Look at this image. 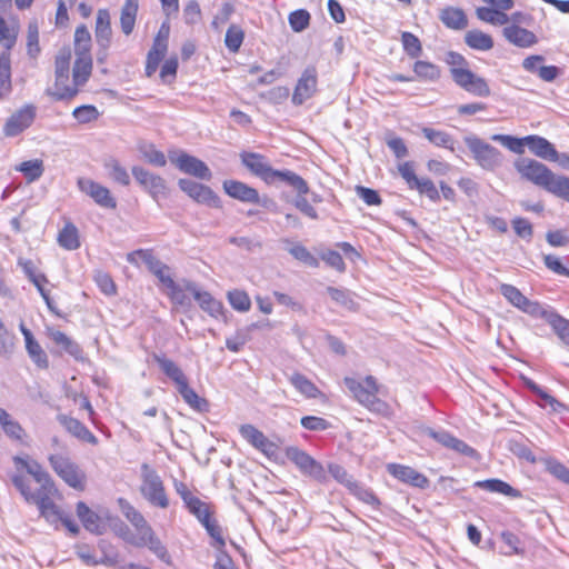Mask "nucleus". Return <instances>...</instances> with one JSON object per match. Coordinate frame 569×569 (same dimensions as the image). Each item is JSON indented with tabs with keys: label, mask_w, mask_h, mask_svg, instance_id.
Here are the masks:
<instances>
[{
	"label": "nucleus",
	"mask_w": 569,
	"mask_h": 569,
	"mask_svg": "<svg viewBox=\"0 0 569 569\" xmlns=\"http://www.w3.org/2000/svg\"><path fill=\"white\" fill-rule=\"evenodd\" d=\"M71 52L69 49H62L56 56L54 60V90L47 89L46 93L54 100H70L78 94L76 84L69 86V71H70Z\"/></svg>",
	"instance_id": "nucleus-1"
},
{
	"label": "nucleus",
	"mask_w": 569,
	"mask_h": 569,
	"mask_svg": "<svg viewBox=\"0 0 569 569\" xmlns=\"http://www.w3.org/2000/svg\"><path fill=\"white\" fill-rule=\"evenodd\" d=\"M141 496L153 507L166 509L169 499L159 473L148 463L141 465Z\"/></svg>",
	"instance_id": "nucleus-2"
},
{
	"label": "nucleus",
	"mask_w": 569,
	"mask_h": 569,
	"mask_svg": "<svg viewBox=\"0 0 569 569\" xmlns=\"http://www.w3.org/2000/svg\"><path fill=\"white\" fill-rule=\"evenodd\" d=\"M515 169L522 179L530 181L550 192L558 176L546 164L530 158H519L515 161Z\"/></svg>",
	"instance_id": "nucleus-3"
},
{
	"label": "nucleus",
	"mask_w": 569,
	"mask_h": 569,
	"mask_svg": "<svg viewBox=\"0 0 569 569\" xmlns=\"http://www.w3.org/2000/svg\"><path fill=\"white\" fill-rule=\"evenodd\" d=\"M343 382L357 401L368 409L380 410V407L385 406V403L377 398L378 383L372 376H367L363 381L346 377Z\"/></svg>",
	"instance_id": "nucleus-4"
},
{
	"label": "nucleus",
	"mask_w": 569,
	"mask_h": 569,
	"mask_svg": "<svg viewBox=\"0 0 569 569\" xmlns=\"http://www.w3.org/2000/svg\"><path fill=\"white\" fill-rule=\"evenodd\" d=\"M465 143L482 169L491 171L501 166L502 154L496 147L473 134L465 137Z\"/></svg>",
	"instance_id": "nucleus-5"
},
{
	"label": "nucleus",
	"mask_w": 569,
	"mask_h": 569,
	"mask_svg": "<svg viewBox=\"0 0 569 569\" xmlns=\"http://www.w3.org/2000/svg\"><path fill=\"white\" fill-rule=\"evenodd\" d=\"M49 462L54 472L71 488L82 490L84 487V473L70 458L62 455H51Z\"/></svg>",
	"instance_id": "nucleus-6"
},
{
	"label": "nucleus",
	"mask_w": 569,
	"mask_h": 569,
	"mask_svg": "<svg viewBox=\"0 0 569 569\" xmlns=\"http://www.w3.org/2000/svg\"><path fill=\"white\" fill-rule=\"evenodd\" d=\"M11 481L24 500L28 503H34L38 509L46 508L53 502L51 496L57 491L54 483L40 486L37 491H31L29 481L23 476L13 475Z\"/></svg>",
	"instance_id": "nucleus-7"
},
{
	"label": "nucleus",
	"mask_w": 569,
	"mask_h": 569,
	"mask_svg": "<svg viewBox=\"0 0 569 569\" xmlns=\"http://www.w3.org/2000/svg\"><path fill=\"white\" fill-rule=\"evenodd\" d=\"M398 170L409 189L417 190L420 194H425L433 202L440 200V193L435 183L429 178H418L415 173L412 162L406 161L399 164Z\"/></svg>",
	"instance_id": "nucleus-8"
},
{
	"label": "nucleus",
	"mask_w": 569,
	"mask_h": 569,
	"mask_svg": "<svg viewBox=\"0 0 569 569\" xmlns=\"http://www.w3.org/2000/svg\"><path fill=\"white\" fill-rule=\"evenodd\" d=\"M169 159L181 172L209 181L212 178L211 170L200 159L187 152H170Z\"/></svg>",
	"instance_id": "nucleus-9"
},
{
	"label": "nucleus",
	"mask_w": 569,
	"mask_h": 569,
	"mask_svg": "<svg viewBox=\"0 0 569 569\" xmlns=\"http://www.w3.org/2000/svg\"><path fill=\"white\" fill-rule=\"evenodd\" d=\"M178 186L197 203L221 208L219 196L210 187L186 178L179 179Z\"/></svg>",
	"instance_id": "nucleus-10"
},
{
	"label": "nucleus",
	"mask_w": 569,
	"mask_h": 569,
	"mask_svg": "<svg viewBox=\"0 0 569 569\" xmlns=\"http://www.w3.org/2000/svg\"><path fill=\"white\" fill-rule=\"evenodd\" d=\"M459 88L465 90L466 92L478 97V98H487L491 94L490 87L487 80L470 69L467 70H458L453 74L452 80Z\"/></svg>",
	"instance_id": "nucleus-11"
},
{
	"label": "nucleus",
	"mask_w": 569,
	"mask_h": 569,
	"mask_svg": "<svg viewBox=\"0 0 569 569\" xmlns=\"http://www.w3.org/2000/svg\"><path fill=\"white\" fill-rule=\"evenodd\" d=\"M222 188L230 198L244 203L262 204L263 207H267V202L269 201L268 198H264L263 201H261L257 189L239 180H224Z\"/></svg>",
	"instance_id": "nucleus-12"
},
{
	"label": "nucleus",
	"mask_w": 569,
	"mask_h": 569,
	"mask_svg": "<svg viewBox=\"0 0 569 569\" xmlns=\"http://www.w3.org/2000/svg\"><path fill=\"white\" fill-rule=\"evenodd\" d=\"M78 187L101 208L112 210L117 208V200L107 187L88 178L78 179Z\"/></svg>",
	"instance_id": "nucleus-13"
},
{
	"label": "nucleus",
	"mask_w": 569,
	"mask_h": 569,
	"mask_svg": "<svg viewBox=\"0 0 569 569\" xmlns=\"http://www.w3.org/2000/svg\"><path fill=\"white\" fill-rule=\"evenodd\" d=\"M318 73L312 66L307 67L298 79L292 94V103L300 106L310 99L317 91Z\"/></svg>",
	"instance_id": "nucleus-14"
},
{
	"label": "nucleus",
	"mask_w": 569,
	"mask_h": 569,
	"mask_svg": "<svg viewBox=\"0 0 569 569\" xmlns=\"http://www.w3.org/2000/svg\"><path fill=\"white\" fill-rule=\"evenodd\" d=\"M132 174L136 181L154 199L166 194V181L162 177L154 174L142 167H133Z\"/></svg>",
	"instance_id": "nucleus-15"
},
{
	"label": "nucleus",
	"mask_w": 569,
	"mask_h": 569,
	"mask_svg": "<svg viewBox=\"0 0 569 569\" xmlns=\"http://www.w3.org/2000/svg\"><path fill=\"white\" fill-rule=\"evenodd\" d=\"M186 290L192 295L199 307L212 318L217 319L223 315L222 302L210 292L200 290L196 282L186 280Z\"/></svg>",
	"instance_id": "nucleus-16"
},
{
	"label": "nucleus",
	"mask_w": 569,
	"mask_h": 569,
	"mask_svg": "<svg viewBox=\"0 0 569 569\" xmlns=\"http://www.w3.org/2000/svg\"><path fill=\"white\" fill-rule=\"evenodd\" d=\"M128 542L136 547H148V549L153 552L161 561L166 563L171 562V557L166 546L157 537L151 527H148L146 530L139 533L137 538L128 539Z\"/></svg>",
	"instance_id": "nucleus-17"
},
{
	"label": "nucleus",
	"mask_w": 569,
	"mask_h": 569,
	"mask_svg": "<svg viewBox=\"0 0 569 569\" xmlns=\"http://www.w3.org/2000/svg\"><path fill=\"white\" fill-rule=\"evenodd\" d=\"M239 157L242 166L253 176L260 178L263 182L270 181L273 168L270 166L266 156L258 152L242 151Z\"/></svg>",
	"instance_id": "nucleus-18"
},
{
	"label": "nucleus",
	"mask_w": 569,
	"mask_h": 569,
	"mask_svg": "<svg viewBox=\"0 0 569 569\" xmlns=\"http://www.w3.org/2000/svg\"><path fill=\"white\" fill-rule=\"evenodd\" d=\"M36 118V108L28 104L14 112L6 122L3 132L8 137H16L29 128Z\"/></svg>",
	"instance_id": "nucleus-19"
},
{
	"label": "nucleus",
	"mask_w": 569,
	"mask_h": 569,
	"mask_svg": "<svg viewBox=\"0 0 569 569\" xmlns=\"http://www.w3.org/2000/svg\"><path fill=\"white\" fill-rule=\"evenodd\" d=\"M266 183L270 184V186H277V187L280 184H284V186L292 188V190H295L299 194L309 193V186H308L307 181L298 173H296L291 170H288V169H284V170L273 169V171L270 176V181H268Z\"/></svg>",
	"instance_id": "nucleus-20"
},
{
	"label": "nucleus",
	"mask_w": 569,
	"mask_h": 569,
	"mask_svg": "<svg viewBox=\"0 0 569 569\" xmlns=\"http://www.w3.org/2000/svg\"><path fill=\"white\" fill-rule=\"evenodd\" d=\"M387 470L396 479L412 487L425 489L429 486L428 478L412 467L399 463H389L387 466Z\"/></svg>",
	"instance_id": "nucleus-21"
},
{
	"label": "nucleus",
	"mask_w": 569,
	"mask_h": 569,
	"mask_svg": "<svg viewBox=\"0 0 569 569\" xmlns=\"http://www.w3.org/2000/svg\"><path fill=\"white\" fill-rule=\"evenodd\" d=\"M94 36L99 48L104 51L108 50L112 38L111 18L108 9H99L97 12Z\"/></svg>",
	"instance_id": "nucleus-22"
},
{
	"label": "nucleus",
	"mask_w": 569,
	"mask_h": 569,
	"mask_svg": "<svg viewBox=\"0 0 569 569\" xmlns=\"http://www.w3.org/2000/svg\"><path fill=\"white\" fill-rule=\"evenodd\" d=\"M76 512L86 530L94 535H102L106 531V525L102 518L91 510L83 501L77 503Z\"/></svg>",
	"instance_id": "nucleus-23"
},
{
	"label": "nucleus",
	"mask_w": 569,
	"mask_h": 569,
	"mask_svg": "<svg viewBox=\"0 0 569 569\" xmlns=\"http://www.w3.org/2000/svg\"><path fill=\"white\" fill-rule=\"evenodd\" d=\"M57 419L77 439L91 445L98 443V438L80 420L66 415H59Z\"/></svg>",
	"instance_id": "nucleus-24"
},
{
	"label": "nucleus",
	"mask_w": 569,
	"mask_h": 569,
	"mask_svg": "<svg viewBox=\"0 0 569 569\" xmlns=\"http://www.w3.org/2000/svg\"><path fill=\"white\" fill-rule=\"evenodd\" d=\"M21 332L26 341V350L32 362L40 369H47L49 367L48 356L34 339L32 332L21 325Z\"/></svg>",
	"instance_id": "nucleus-25"
},
{
	"label": "nucleus",
	"mask_w": 569,
	"mask_h": 569,
	"mask_svg": "<svg viewBox=\"0 0 569 569\" xmlns=\"http://www.w3.org/2000/svg\"><path fill=\"white\" fill-rule=\"evenodd\" d=\"M503 36L510 43L519 48H528L538 42V39L532 31L517 24L505 27Z\"/></svg>",
	"instance_id": "nucleus-26"
},
{
	"label": "nucleus",
	"mask_w": 569,
	"mask_h": 569,
	"mask_svg": "<svg viewBox=\"0 0 569 569\" xmlns=\"http://www.w3.org/2000/svg\"><path fill=\"white\" fill-rule=\"evenodd\" d=\"M239 432L250 445L264 453H269L273 449V443L252 425H241Z\"/></svg>",
	"instance_id": "nucleus-27"
},
{
	"label": "nucleus",
	"mask_w": 569,
	"mask_h": 569,
	"mask_svg": "<svg viewBox=\"0 0 569 569\" xmlns=\"http://www.w3.org/2000/svg\"><path fill=\"white\" fill-rule=\"evenodd\" d=\"M168 49L166 37L160 38V33L153 40L152 48L149 50L146 62V74L151 77L158 69L160 61L164 58Z\"/></svg>",
	"instance_id": "nucleus-28"
},
{
	"label": "nucleus",
	"mask_w": 569,
	"mask_h": 569,
	"mask_svg": "<svg viewBox=\"0 0 569 569\" xmlns=\"http://www.w3.org/2000/svg\"><path fill=\"white\" fill-rule=\"evenodd\" d=\"M153 360L158 363L161 371L176 383L177 389L188 383L183 371L171 359H168L164 355L154 353Z\"/></svg>",
	"instance_id": "nucleus-29"
},
{
	"label": "nucleus",
	"mask_w": 569,
	"mask_h": 569,
	"mask_svg": "<svg viewBox=\"0 0 569 569\" xmlns=\"http://www.w3.org/2000/svg\"><path fill=\"white\" fill-rule=\"evenodd\" d=\"M528 148L531 153L543 160H550L557 156V149L546 138L537 134L527 136Z\"/></svg>",
	"instance_id": "nucleus-30"
},
{
	"label": "nucleus",
	"mask_w": 569,
	"mask_h": 569,
	"mask_svg": "<svg viewBox=\"0 0 569 569\" xmlns=\"http://www.w3.org/2000/svg\"><path fill=\"white\" fill-rule=\"evenodd\" d=\"M77 58L73 64L72 77L76 88L84 84L92 70V58L89 52L76 53Z\"/></svg>",
	"instance_id": "nucleus-31"
},
{
	"label": "nucleus",
	"mask_w": 569,
	"mask_h": 569,
	"mask_svg": "<svg viewBox=\"0 0 569 569\" xmlns=\"http://www.w3.org/2000/svg\"><path fill=\"white\" fill-rule=\"evenodd\" d=\"M13 461L17 466L26 469V471L33 477V479L40 483V486H47L53 483L50 475L42 468V466L36 460H28L22 457H14Z\"/></svg>",
	"instance_id": "nucleus-32"
},
{
	"label": "nucleus",
	"mask_w": 569,
	"mask_h": 569,
	"mask_svg": "<svg viewBox=\"0 0 569 569\" xmlns=\"http://www.w3.org/2000/svg\"><path fill=\"white\" fill-rule=\"evenodd\" d=\"M118 506L127 520L136 528L138 535L146 530L150 525L142 513L137 510L127 499L118 498Z\"/></svg>",
	"instance_id": "nucleus-33"
},
{
	"label": "nucleus",
	"mask_w": 569,
	"mask_h": 569,
	"mask_svg": "<svg viewBox=\"0 0 569 569\" xmlns=\"http://www.w3.org/2000/svg\"><path fill=\"white\" fill-rule=\"evenodd\" d=\"M139 0H126L120 13L121 31L129 36L132 33L136 24Z\"/></svg>",
	"instance_id": "nucleus-34"
},
{
	"label": "nucleus",
	"mask_w": 569,
	"mask_h": 569,
	"mask_svg": "<svg viewBox=\"0 0 569 569\" xmlns=\"http://www.w3.org/2000/svg\"><path fill=\"white\" fill-rule=\"evenodd\" d=\"M475 486L480 489H483V490H487L490 492L501 493V495H505V496L511 497V498H520L521 497V492L518 489H516V488L511 487L509 483H507L500 479H496V478L477 481L475 483Z\"/></svg>",
	"instance_id": "nucleus-35"
},
{
	"label": "nucleus",
	"mask_w": 569,
	"mask_h": 569,
	"mask_svg": "<svg viewBox=\"0 0 569 569\" xmlns=\"http://www.w3.org/2000/svg\"><path fill=\"white\" fill-rule=\"evenodd\" d=\"M441 22L449 29L462 30L467 27V16L462 9L448 7L440 13Z\"/></svg>",
	"instance_id": "nucleus-36"
},
{
	"label": "nucleus",
	"mask_w": 569,
	"mask_h": 569,
	"mask_svg": "<svg viewBox=\"0 0 569 569\" xmlns=\"http://www.w3.org/2000/svg\"><path fill=\"white\" fill-rule=\"evenodd\" d=\"M178 392L182 397L186 403L190 406L194 411L204 413L210 409V403L207 399L198 396V393L189 387V383L183 385Z\"/></svg>",
	"instance_id": "nucleus-37"
},
{
	"label": "nucleus",
	"mask_w": 569,
	"mask_h": 569,
	"mask_svg": "<svg viewBox=\"0 0 569 569\" xmlns=\"http://www.w3.org/2000/svg\"><path fill=\"white\" fill-rule=\"evenodd\" d=\"M58 243L69 251L77 250L80 247L79 231L72 222H67L59 231Z\"/></svg>",
	"instance_id": "nucleus-38"
},
{
	"label": "nucleus",
	"mask_w": 569,
	"mask_h": 569,
	"mask_svg": "<svg viewBox=\"0 0 569 569\" xmlns=\"http://www.w3.org/2000/svg\"><path fill=\"white\" fill-rule=\"evenodd\" d=\"M421 132L423 137L436 147L446 148L451 151L455 150V139L448 132L429 127H423Z\"/></svg>",
	"instance_id": "nucleus-39"
},
{
	"label": "nucleus",
	"mask_w": 569,
	"mask_h": 569,
	"mask_svg": "<svg viewBox=\"0 0 569 569\" xmlns=\"http://www.w3.org/2000/svg\"><path fill=\"white\" fill-rule=\"evenodd\" d=\"M327 292L336 303L343 307L345 309L349 311L358 310L359 305L355 300V295L350 290L343 288L328 287Z\"/></svg>",
	"instance_id": "nucleus-40"
},
{
	"label": "nucleus",
	"mask_w": 569,
	"mask_h": 569,
	"mask_svg": "<svg viewBox=\"0 0 569 569\" xmlns=\"http://www.w3.org/2000/svg\"><path fill=\"white\" fill-rule=\"evenodd\" d=\"M521 311L536 319H543L548 325L556 315V310L547 305L538 301L527 300Z\"/></svg>",
	"instance_id": "nucleus-41"
},
{
	"label": "nucleus",
	"mask_w": 569,
	"mask_h": 569,
	"mask_svg": "<svg viewBox=\"0 0 569 569\" xmlns=\"http://www.w3.org/2000/svg\"><path fill=\"white\" fill-rule=\"evenodd\" d=\"M11 90L10 52H2L0 53V98L8 96Z\"/></svg>",
	"instance_id": "nucleus-42"
},
{
	"label": "nucleus",
	"mask_w": 569,
	"mask_h": 569,
	"mask_svg": "<svg viewBox=\"0 0 569 569\" xmlns=\"http://www.w3.org/2000/svg\"><path fill=\"white\" fill-rule=\"evenodd\" d=\"M465 42L471 49L480 51H488L493 48L492 38L480 30L468 31L465 34Z\"/></svg>",
	"instance_id": "nucleus-43"
},
{
	"label": "nucleus",
	"mask_w": 569,
	"mask_h": 569,
	"mask_svg": "<svg viewBox=\"0 0 569 569\" xmlns=\"http://www.w3.org/2000/svg\"><path fill=\"white\" fill-rule=\"evenodd\" d=\"M412 69L416 77L423 81L435 82L439 80L441 77L440 68L437 64L429 61L417 60L413 63Z\"/></svg>",
	"instance_id": "nucleus-44"
},
{
	"label": "nucleus",
	"mask_w": 569,
	"mask_h": 569,
	"mask_svg": "<svg viewBox=\"0 0 569 569\" xmlns=\"http://www.w3.org/2000/svg\"><path fill=\"white\" fill-rule=\"evenodd\" d=\"M289 380L291 385L307 398L315 399L320 395V390L317 386L299 372L291 375Z\"/></svg>",
	"instance_id": "nucleus-45"
},
{
	"label": "nucleus",
	"mask_w": 569,
	"mask_h": 569,
	"mask_svg": "<svg viewBox=\"0 0 569 569\" xmlns=\"http://www.w3.org/2000/svg\"><path fill=\"white\" fill-rule=\"evenodd\" d=\"M51 340L57 345L60 346L67 353L72 356L76 359H79L82 353V349L80 346L70 339L64 332L59 330H53L50 332Z\"/></svg>",
	"instance_id": "nucleus-46"
},
{
	"label": "nucleus",
	"mask_w": 569,
	"mask_h": 569,
	"mask_svg": "<svg viewBox=\"0 0 569 569\" xmlns=\"http://www.w3.org/2000/svg\"><path fill=\"white\" fill-rule=\"evenodd\" d=\"M104 168L108 171V176L117 183L121 186L130 184V176L124 167L116 158H109L104 161Z\"/></svg>",
	"instance_id": "nucleus-47"
},
{
	"label": "nucleus",
	"mask_w": 569,
	"mask_h": 569,
	"mask_svg": "<svg viewBox=\"0 0 569 569\" xmlns=\"http://www.w3.org/2000/svg\"><path fill=\"white\" fill-rule=\"evenodd\" d=\"M491 140L501 143L505 148L517 154L525 153V147L528 146L527 136L517 138L509 134L497 133L491 136Z\"/></svg>",
	"instance_id": "nucleus-48"
},
{
	"label": "nucleus",
	"mask_w": 569,
	"mask_h": 569,
	"mask_svg": "<svg viewBox=\"0 0 569 569\" xmlns=\"http://www.w3.org/2000/svg\"><path fill=\"white\" fill-rule=\"evenodd\" d=\"M476 14L479 20L495 26L507 24L510 20L509 16L503 11L495 10L488 7L477 8Z\"/></svg>",
	"instance_id": "nucleus-49"
},
{
	"label": "nucleus",
	"mask_w": 569,
	"mask_h": 569,
	"mask_svg": "<svg viewBox=\"0 0 569 569\" xmlns=\"http://www.w3.org/2000/svg\"><path fill=\"white\" fill-rule=\"evenodd\" d=\"M17 38L18 27L9 26L0 16V43L4 48V52H9L16 46Z\"/></svg>",
	"instance_id": "nucleus-50"
},
{
	"label": "nucleus",
	"mask_w": 569,
	"mask_h": 569,
	"mask_svg": "<svg viewBox=\"0 0 569 569\" xmlns=\"http://www.w3.org/2000/svg\"><path fill=\"white\" fill-rule=\"evenodd\" d=\"M546 470L559 481L569 486V468L555 458L542 459Z\"/></svg>",
	"instance_id": "nucleus-51"
},
{
	"label": "nucleus",
	"mask_w": 569,
	"mask_h": 569,
	"mask_svg": "<svg viewBox=\"0 0 569 569\" xmlns=\"http://www.w3.org/2000/svg\"><path fill=\"white\" fill-rule=\"evenodd\" d=\"M500 293L510 302L513 307L521 310L528 298L515 286L502 283L499 288Z\"/></svg>",
	"instance_id": "nucleus-52"
},
{
	"label": "nucleus",
	"mask_w": 569,
	"mask_h": 569,
	"mask_svg": "<svg viewBox=\"0 0 569 569\" xmlns=\"http://www.w3.org/2000/svg\"><path fill=\"white\" fill-rule=\"evenodd\" d=\"M227 298L230 306L239 312H247L251 308V300L243 290H231L228 292Z\"/></svg>",
	"instance_id": "nucleus-53"
},
{
	"label": "nucleus",
	"mask_w": 569,
	"mask_h": 569,
	"mask_svg": "<svg viewBox=\"0 0 569 569\" xmlns=\"http://www.w3.org/2000/svg\"><path fill=\"white\" fill-rule=\"evenodd\" d=\"M401 43L405 52L412 59L418 58L422 53L421 41L417 36L409 31L401 33Z\"/></svg>",
	"instance_id": "nucleus-54"
},
{
	"label": "nucleus",
	"mask_w": 569,
	"mask_h": 569,
	"mask_svg": "<svg viewBox=\"0 0 569 569\" xmlns=\"http://www.w3.org/2000/svg\"><path fill=\"white\" fill-rule=\"evenodd\" d=\"M243 39V30L237 24H231L226 32L224 44L230 52L234 53L240 49Z\"/></svg>",
	"instance_id": "nucleus-55"
},
{
	"label": "nucleus",
	"mask_w": 569,
	"mask_h": 569,
	"mask_svg": "<svg viewBox=\"0 0 569 569\" xmlns=\"http://www.w3.org/2000/svg\"><path fill=\"white\" fill-rule=\"evenodd\" d=\"M350 493L353 495L358 500L370 505L375 509H379L381 502L371 489L365 488L358 481L350 489Z\"/></svg>",
	"instance_id": "nucleus-56"
},
{
	"label": "nucleus",
	"mask_w": 569,
	"mask_h": 569,
	"mask_svg": "<svg viewBox=\"0 0 569 569\" xmlns=\"http://www.w3.org/2000/svg\"><path fill=\"white\" fill-rule=\"evenodd\" d=\"M27 50L30 58H37L40 53L39 27L37 21H31L27 30Z\"/></svg>",
	"instance_id": "nucleus-57"
},
{
	"label": "nucleus",
	"mask_w": 569,
	"mask_h": 569,
	"mask_svg": "<svg viewBox=\"0 0 569 569\" xmlns=\"http://www.w3.org/2000/svg\"><path fill=\"white\" fill-rule=\"evenodd\" d=\"M91 34L84 24L76 28L74 31V51L76 53H90Z\"/></svg>",
	"instance_id": "nucleus-58"
},
{
	"label": "nucleus",
	"mask_w": 569,
	"mask_h": 569,
	"mask_svg": "<svg viewBox=\"0 0 569 569\" xmlns=\"http://www.w3.org/2000/svg\"><path fill=\"white\" fill-rule=\"evenodd\" d=\"M17 169L22 172L29 181H34L43 173V162L39 159L23 161Z\"/></svg>",
	"instance_id": "nucleus-59"
},
{
	"label": "nucleus",
	"mask_w": 569,
	"mask_h": 569,
	"mask_svg": "<svg viewBox=\"0 0 569 569\" xmlns=\"http://www.w3.org/2000/svg\"><path fill=\"white\" fill-rule=\"evenodd\" d=\"M549 326L552 328L558 338L566 346H569V320L556 312L553 318L550 320Z\"/></svg>",
	"instance_id": "nucleus-60"
},
{
	"label": "nucleus",
	"mask_w": 569,
	"mask_h": 569,
	"mask_svg": "<svg viewBox=\"0 0 569 569\" xmlns=\"http://www.w3.org/2000/svg\"><path fill=\"white\" fill-rule=\"evenodd\" d=\"M289 253L297 260L303 262L305 264L318 268L319 260L302 244L296 243L289 249Z\"/></svg>",
	"instance_id": "nucleus-61"
},
{
	"label": "nucleus",
	"mask_w": 569,
	"mask_h": 569,
	"mask_svg": "<svg viewBox=\"0 0 569 569\" xmlns=\"http://www.w3.org/2000/svg\"><path fill=\"white\" fill-rule=\"evenodd\" d=\"M286 456L287 458L296 465V467L302 471L306 469L312 457L307 453L305 450H301L298 447H288L286 449Z\"/></svg>",
	"instance_id": "nucleus-62"
},
{
	"label": "nucleus",
	"mask_w": 569,
	"mask_h": 569,
	"mask_svg": "<svg viewBox=\"0 0 569 569\" xmlns=\"http://www.w3.org/2000/svg\"><path fill=\"white\" fill-rule=\"evenodd\" d=\"M328 471L335 480L348 488L349 491L357 483L352 476L338 463H329Z\"/></svg>",
	"instance_id": "nucleus-63"
},
{
	"label": "nucleus",
	"mask_w": 569,
	"mask_h": 569,
	"mask_svg": "<svg viewBox=\"0 0 569 569\" xmlns=\"http://www.w3.org/2000/svg\"><path fill=\"white\" fill-rule=\"evenodd\" d=\"M310 13L305 9H298L289 14V24L295 32H301L308 28Z\"/></svg>",
	"instance_id": "nucleus-64"
}]
</instances>
